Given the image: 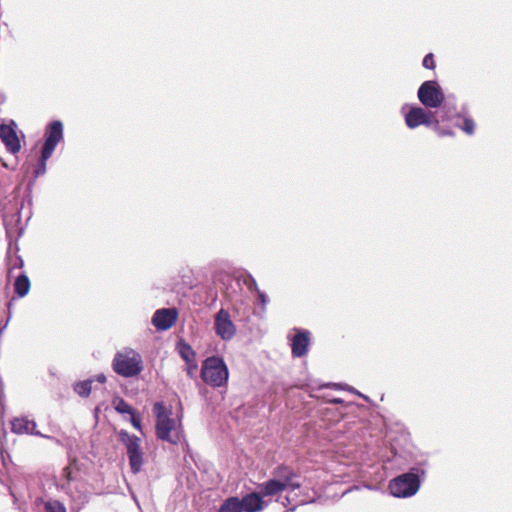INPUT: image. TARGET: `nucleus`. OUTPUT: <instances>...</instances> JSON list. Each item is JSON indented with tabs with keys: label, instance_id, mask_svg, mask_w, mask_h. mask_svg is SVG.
Returning a JSON list of instances; mask_svg holds the SVG:
<instances>
[{
	"label": "nucleus",
	"instance_id": "nucleus-1",
	"mask_svg": "<svg viewBox=\"0 0 512 512\" xmlns=\"http://www.w3.org/2000/svg\"><path fill=\"white\" fill-rule=\"evenodd\" d=\"M428 458L425 455L416 457L405 473H402L389 481L388 489L395 498H409L420 489L426 477Z\"/></svg>",
	"mask_w": 512,
	"mask_h": 512
},
{
	"label": "nucleus",
	"instance_id": "nucleus-2",
	"mask_svg": "<svg viewBox=\"0 0 512 512\" xmlns=\"http://www.w3.org/2000/svg\"><path fill=\"white\" fill-rule=\"evenodd\" d=\"M200 375L206 384L219 388L227 385L229 370L222 357L210 356L203 361Z\"/></svg>",
	"mask_w": 512,
	"mask_h": 512
},
{
	"label": "nucleus",
	"instance_id": "nucleus-3",
	"mask_svg": "<svg viewBox=\"0 0 512 512\" xmlns=\"http://www.w3.org/2000/svg\"><path fill=\"white\" fill-rule=\"evenodd\" d=\"M271 475L272 477L270 479L258 485V488L265 495L275 496L287 490V484L299 477L298 473L292 467L285 464L276 466L272 470Z\"/></svg>",
	"mask_w": 512,
	"mask_h": 512
},
{
	"label": "nucleus",
	"instance_id": "nucleus-4",
	"mask_svg": "<svg viewBox=\"0 0 512 512\" xmlns=\"http://www.w3.org/2000/svg\"><path fill=\"white\" fill-rule=\"evenodd\" d=\"M112 368L116 374L122 377H135L143 370L142 358L139 353L132 349L117 352L112 361Z\"/></svg>",
	"mask_w": 512,
	"mask_h": 512
},
{
	"label": "nucleus",
	"instance_id": "nucleus-5",
	"mask_svg": "<svg viewBox=\"0 0 512 512\" xmlns=\"http://www.w3.org/2000/svg\"><path fill=\"white\" fill-rule=\"evenodd\" d=\"M118 439L126 448L132 473L138 474L144 464V453L140 446L141 439L123 429L118 432Z\"/></svg>",
	"mask_w": 512,
	"mask_h": 512
},
{
	"label": "nucleus",
	"instance_id": "nucleus-6",
	"mask_svg": "<svg viewBox=\"0 0 512 512\" xmlns=\"http://www.w3.org/2000/svg\"><path fill=\"white\" fill-rule=\"evenodd\" d=\"M153 412L156 417V436L162 441L176 444V440L171 437V431L175 427V420L171 418V410H169L163 402H156L153 406Z\"/></svg>",
	"mask_w": 512,
	"mask_h": 512
},
{
	"label": "nucleus",
	"instance_id": "nucleus-7",
	"mask_svg": "<svg viewBox=\"0 0 512 512\" xmlns=\"http://www.w3.org/2000/svg\"><path fill=\"white\" fill-rule=\"evenodd\" d=\"M418 99L426 108H438L444 100L445 95L438 82L429 80L423 82L418 89Z\"/></svg>",
	"mask_w": 512,
	"mask_h": 512
},
{
	"label": "nucleus",
	"instance_id": "nucleus-8",
	"mask_svg": "<svg viewBox=\"0 0 512 512\" xmlns=\"http://www.w3.org/2000/svg\"><path fill=\"white\" fill-rule=\"evenodd\" d=\"M214 330L216 335L223 341H230L237 332L229 312L221 308L214 316Z\"/></svg>",
	"mask_w": 512,
	"mask_h": 512
},
{
	"label": "nucleus",
	"instance_id": "nucleus-9",
	"mask_svg": "<svg viewBox=\"0 0 512 512\" xmlns=\"http://www.w3.org/2000/svg\"><path fill=\"white\" fill-rule=\"evenodd\" d=\"M295 334L291 338V353L294 358H301L308 352L311 341V332L307 329L294 328Z\"/></svg>",
	"mask_w": 512,
	"mask_h": 512
},
{
	"label": "nucleus",
	"instance_id": "nucleus-10",
	"mask_svg": "<svg viewBox=\"0 0 512 512\" xmlns=\"http://www.w3.org/2000/svg\"><path fill=\"white\" fill-rule=\"evenodd\" d=\"M177 317L175 308H161L154 312L151 323L157 330L166 331L175 324Z\"/></svg>",
	"mask_w": 512,
	"mask_h": 512
},
{
	"label": "nucleus",
	"instance_id": "nucleus-11",
	"mask_svg": "<svg viewBox=\"0 0 512 512\" xmlns=\"http://www.w3.org/2000/svg\"><path fill=\"white\" fill-rule=\"evenodd\" d=\"M257 491L248 493L240 499V506L243 512H260L268 506V502L264 501V497H272V495H265L257 487Z\"/></svg>",
	"mask_w": 512,
	"mask_h": 512
},
{
	"label": "nucleus",
	"instance_id": "nucleus-12",
	"mask_svg": "<svg viewBox=\"0 0 512 512\" xmlns=\"http://www.w3.org/2000/svg\"><path fill=\"white\" fill-rule=\"evenodd\" d=\"M433 117L432 112L422 107H412L405 115V123L409 128H416L421 125L430 126Z\"/></svg>",
	"mask_w": 512,
	"mask_h": 512
},
{
	"label": "nucleus",
	"instance_id": "nucleus-13",
	"mask_svg": "<svg viewBox=\"0 0 512 512\" xmlns=\"http://www.w3.org/2000/svg\"><path fill=\"white\" fill-rule=\"evenodd\" d=\"M21 137L17 134V130H0V139L5 145L6 150L16 155L21 150V142L25 141V135L19 130Z\"/></svg>",
	"mask_w": 512,
	"mask_h": 512
},
{
	"label": "nucleus",
	"instance_id": "nucleus-14",
	"mask_svg": "<svg viewBox=\"0 0 512 512\" xmlns=\"http://www.w3.org/2000/svg\"><path fill=\"white\" fill-rule=\"evenodd\" d=\"M63 140V130H48L45 134L40 155L50 158L56 146Z\"/></svg>",
	"mask_w": 512,
	"mask_h": 512
},
{
	"label": "nucleus",
	"instance_id": "nucleus-15",
	"mask_svg": "<svg viewBox=\"0 0 512 512\" xmlns=\"http://www.w3.org/2000/svg\"><path fill=\"white\" fill-rule=\"evenodd\" d=\"M11 431L15 434H32L43 436L39 431H36V423L27 417H16L11 421Z\"/></svg>",
	"mask_w": 512,
	"mask_h": 512
},
{
	"label": "nucleus",
	"instance_id": "nucleus-16",
	"mask_svg": "<svg viewBox=\"0 0 512 512\" xmlns=\"http://www.w3.org/2000/svg\"><path fill=\"white\" fill-rule=\"evenodd\" d=\"M176 348H177V351H178L180 357L185 361L187 366H192L193 368H197V364L195 361L196 353L187 342H185L184 340H180L177 343Z\"/></svg>",
	"mask_w": 512,
	"mask_h": 512
},
{
	"label": "nucleus",
	"instance_id": "nucleus-17",
	"mask_svg": "<svg viewBox=\"0 0 512 512\" xmlns=\"http://www.w3.org/2000/svg\"><path fill=\"white\" fill-rule=\"evenodd\" d=\"M31 288V282L25 272L20 273L14 282V291L20 297H25Z\"/></svg>",
	"mask_w": 512,
	"mask_h": 512
},
{
	"label": "nucleus",
	"instance_id": "nucleus-18",
	"mask_svg": "<svg viewBox=\"0 0 512 512\" xmlns=\"http://www.w3.org/2000/svg\"><path fill=\"white\" fill-rule=\"evenodd\" d=\"M219 512H243L242 506H240V498L236 496L228 497L221 504Z\"/></svg>",
	"mask_w": 512,
	"mask_h": 512
},
{
	"label": "nucleus",
	"instance_id": "nucleus-19",
	"mask_svg": "<svg viewBox=\"0 0 512 512\" xmlns=\"http://www.w3.org/2000/svg\"><path fill=\"white\" fill-rule=\"evenodd\" d=\"M93 379H86L84 381L76 382L73 385V390L80 397L87 398L92 390Z\"/></svg>",
	"mask_w": 512,
	"mask_h": 512
},
{
	"label": "nucleus",
	"instance_id": "nucleus-20",
	"mask_svg": "<svg viewBox=\"0 0 512 512\" xmlns=\"http://www.w3.org/2000/svg\"><path fill=\"white\" fill-rule=\"evenodd\" d=\"M49 159L40 155L38 160H37V163H36V166L34 168V171H33V174H34V177L35 178H38V177H41L43 175L46 174V171H47V161Z\"/></svg>",
	"mask_w": 512,
	"mask_h": 512
},
{
	"label": "nucleus",
	"instance_id": "nucleus-21",
	"mask_svg": "<svg viewBox=\"0 0 512 512\" xmlns=\"http://www.w3.org/2000/svg\"><path fill=\"white\" fill-rule=\"evenodd\" d=\"M115 410L120 414H132L135 409L123 398H119L115 404Z\"/></svg>",
	"mask_w": 512,
	"mask_h": 512
},
{
	"label": "nucleus",
	"instance_id": "nucleus-22",
	"mask_svg": "<svg viewBox=\"0 0 512 512\" xmlns=\"http://www.w3.org/2000/svg\"><path fill=\"white\" fill-rule=\"evenodd\" d=\"M44 508L46 512H67L64 504L57 500L47 501Z\"/></svg>",
	"mask_w": 512,
	"mask_h": 512
},
{
	"label": "nucleus",
	"instance_id": "nucleus-23",
	"mask_svg": "<svg viewBox=\"0 0 512 512\" xmlns=\"http://www.w3.org/2000/svg\"><path fill=\"white\" fill-rule=\"evenodd\" d=\"M457 120L458 122L456 123V125L460 126L461 128L469 129L475 127V122L470 117L460 115L457 117Z\"/></svg>",
	"mask_w": 512,
	"mask_h": 512
},
{
	"label": "nucleus",
	"instance_id": "nucleus-24",
	"mask_svg": "<svg viewBox=\"0 0 512 512\" xmlns=\"http://www.w3.org/2000/svg\"><path fill=\"white\" fill-rule=\"evenodd\" d=\"M244 283L247 286L248 290H250L251 292H255L257 294L258 291H261L258 288V285H257V282H256L255 278L252 275H250V274L244 280Z\"/></svg>",
	"mask_w": 512,
	"mask_h": 512
},
{
	"label": "nucleus",
	"instance_id": "nucleus-25",
	"mask_svg": "<svg viewBox=\"0 0 512 512\" xmlns=\"http://www.w3.org/2000/svg\"><path fill=\"white\" fill-rule=\"evenodd\" d=\"M322 388H327V387H334L336 389H347L351 392H354L356 393L357 395H359L360 397H363L364 399H367L366 396H364L363 394H361L360 392L356 391L353 387H349L348 385H341V384H334V383H327V384H324L321 386Z\"/></svg>",
	"mask_w": 512,
	"mask_h": 512
},
{
	"label": "nucleus",
	"instance_id": "nucleus-26",
	"mask_svg": "<svg viewBox=\"0 0 512 512\" xmlns=\"http://www.w3.org/2000/svg\"><path fill=\"white\" fill-rule=\"evenodd\" d=\"M423 66L426 68V69H435L436 67V63H435V59H434V55L433 53H429L427 54L424 59H423V62H422Z\"/></svg>",
	"mask_w": 512,
	"mask_h": 512
},
{
	"label": "nucleus",
	"instance_id": "nucleus-27",
	"mask_svg": "<svg viewBox=\"0 0 512 512\" xmlns=\"http://www.w3.org/2000/svg\"><path fill=\"white\" fill-rule=\"evenodd\" d=\"M130 416L132 426L142 433V423L140 415L136 411H134L132 414H130Z\"/></svg>",
	"mask_w": 512,
	"mask_h": 512
},
{
	"label": "nucleus",
	"instance_id": "nucleus-28",
	"mask_svg": "<svg viewBox=\"0 0 512 512\" xmlns=\"http://www.w3.org/2000/svg\"><path fill=\"white\" fill-rule=\"evenodd\" d=\"M35 181H36V178L34 177L27 184V188H26V191H27L26 201L28 202L29 205L32 204V191H33V187L35 185Z\"/></svg>",
	"mask_w": 512,
	"mask_h": 512
},
{
	"label": "nucleus",
	"instance_id": "nucleus-29",
	"mask_svg": "<svg viewBox=\"0 0 512 512\" xmlns=\"http://www.w3.org/2000/svg\"><path fill=\"white\" fill-rule=\"evenodd\" d=\"M257 298H258L259 303L262 306V311L265 312L266 311V305H267V303L269 301V298H268L267 294L265 292H263V291H258Z\"/></svg>",
	"mask_w": 512,
	"mask_h": 512
},
{
	"label": "nucleus",
	"instance_id": "nucleus-30",
	"mask_svg": "<svg viewBox=\"0 0 512 512\" xmlns=\"http://www.w3.org/2000/svg\"><path fill=\"white\" fill-rule=\"evenodd\" d=\"M436 131H437V137H439V138L455 136L454 130H436Z\"/></svg>",
	"mask_w": 512,
	"mask_h": 512
},
{
	"label": "nucleus",
	"instance_id": "nucleus-31",
	"mask_svg": "<svg viewBox=\"0 0 512 512\" xmlns=\"http://www.w3.org/2000/svg\"><path fill=\"white\" fill-rule=\"evenodd\" d=\"M300 487L301 484L299 481H297V479H293L290 483L287 484V490H290L291 492L299 489Z\"/></svg>",
	"mask_w": 512,
	"mask_h": 512
},
{
	"label": "nucleus",
	"instance_id": "nucleus-32",
	"mask_svg": "<svg viewBox=\"0 0 512 512\" xmlns=\"http://www.w3.org/2000/svg\"><path fill=\"white\" fill-rule=\"evenodd\" d=\"M13 126H16V123L13 121V120H10L9 122H6L4 120H2L0 122V128L1 129H4V128H13Z\"/></svg>",
	"mask_w": 512,
	"mask_h": 512
},
{
	"label": "nucleus",
	"instance_id": "nucleus-33",
	"mask_svg": "<svg viewBox=\"0 0 512 512\" xmlns=\"http://www.w3.org/2000/svg\"><path fill=\"white\" fill-rule=\"evenodd\" d=\"M312 502H313V500H310V501H308V500H300V501L297 502V504L295 506H293L291 508H288L287 510H285V512H294L298 505H304V504L312 503Z\"/></svg>",
	"mask_w": 512,
	"mask_h": 512
},
{
	"label": "nucleus",
	"instance_id": "nucleus-34",
	"mask_svg": "<svg viewBox=\"0 0 512 512\" xmlns=\"http://www.w3.org/2000/svg\"><path fill=\"white\" fill-rule=\"evenodd\" d=\"M63 124L59 120H54L50 122L46 128H62Z\"/></svg>",
	"mask_w": 512,
	"mask_h": 512
},
{
	"label": "nucleus",
	"instance_id": "nucleus-35",
	"mask_svg": "<svg viewBox=\"0 0 512 512\" xmlns=\"http://www.w3.org/2000/svg\"><path fill=\"white\" fill-rule=\"evenodd\" d=\"M280 503L282 506L287 507L291 503V497L289 495L282 497Z\"/></svg>",
	"mask_w": 512,
	"mask_h": 512
},
{
	"label": "nucleus",
	"instance_id": "nucleus-36",
	"mask_svg": "<svg viewBox=\"0 0 512 512\" xmlns=\"http://www.w3.org/2000/svg\"><path fill=\"white\" fill-rule=\"evenodd\" d=\"M95 380L99 383H105L106 382V376L101 373V374H98L95 378Z\"/></svg>",
	"mask_w": 512,
	"mask_h": 512
},
{
	"label": "nucleus",
	"instance_id": "nucleus-37",
	"mask_svg": "<svg viewBox=\"0 0 512 512\" xmlns=\"http://www.w3.org/2000/svg\"><path fill=\"white\" fill-rule=\"evenodd\" d=\"M23 265H24V261L22 260L21 257H18L17 262L15 263V267L22 268Z\"/></svg>",
	"mask_w": 512,
	"mask_h": 512
},
{
	"label": "nucleus",
	"instance_id": "nucleus-38",
	"mask_svg": "<svg viewBox=\"0 0 512 512\" xmlns=\"http://www.w3.org/2000/svg\"><path fill=\"white\" fill-rule=\"evenodd\" d=\"M344 401L341 398H333L330 400L332 404H342Z\"/></svg>",
	"mask_w": 512,
	"mask_h": 512
},
{
	"label": "nucleus",
	"instance_id": "nucleus-39",
	"mask_svg": "<svg viewBox=\"0 0 512 512\" xmlns=\"http://www.w3.org/2000/svg\"><path fill=\"white\" fill-rule=\"evenodd\" d=\"M468 136H472L475 130H463Z\"/></svg>",
	"mask_w": 512,
	"mask_h": 512
},
{
	"label": "nucleus",
	"instance_id": "nucleus-40",
	"mask_svg": "<svg viewBox=\"0 0 512 512\" xmlns=\"http://www.w3.org/2000/svg\"><path fill=\"white\" fill-rule=\"evenodd\" d=\"M193 369H194V368H193L192 366H188V374H189V375H191V373H192V370H193Z\"/></svg>",
	"mask_w": 512,
	"mask_h": 512
}]
</instances>
